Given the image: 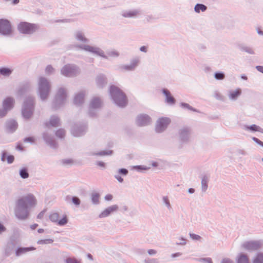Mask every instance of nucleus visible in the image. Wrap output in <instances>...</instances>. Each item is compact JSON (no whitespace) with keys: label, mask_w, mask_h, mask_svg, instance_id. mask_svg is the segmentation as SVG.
<instances>
[{"label":"nucleus","mask_w":263,"mask_h":263,"mask_svg":"<svg viewBox=\"0 0 263 263\" xmlns=\"http://www.w3.org/2000/svg\"><path fill=\"white\" fill-rule=\"evenodd\" d=\"M36 204V199L32 194H28L19 199L15 208V215L20 220L27 219L31 208Z\"/></svg>","instance_id":"obj_1"},{"label":"nucleus","mask_w":263,"mask_h":263,"mask_svg":"<svg viewBox=\"0 0 263 263\" xmlns=\"http://www.w3.org/2000/svg\"><path fill=\"white\" fill-rule=\"evenodd\" d=\"M51 90V84L49 80L41 77L38 81V92L40 98L42 100H46L49 97Z\"/></svg>","instance_id":"obj_2"},{"label":"nucleus","mask_w":263,"mask_h":263,"mask_svg":"<svg viewBox=\"0 0 263 263\" xmlns=\"http://www.w3.org/2000/svg\"><path fill=\"white\" fill-rule=\"evenodd\" d=\"M111 97L115 103L120 107L126 105L127 100L125 94L117 87L111 86L110 89Z\"/></svg>","instance_id":"obj_3"},{"label":"nucleus","mask_w":263,"mask_h":263,"mask_svg":"<svg viewBox=\"0 0 263 263\" xmlns=\"http://www.w3.org/2000/svg\"><path fill=\"white\" fill-rule=\"evenodd\" d=\"M34 109V99L30 97L24 102L22 108V115L26 119H29L32 115Z\"/></svg>","instance_id":"obj_4"},{"label":"nucleus","mask_w":263,"mask_h":263,"mask_svg":"<svg viewBox=\"0 0 263 263\" xmlns=\"http://www.w3.org/2000/svg\"><path fill=\"white\" fill-rule=\"evenodd\" d=\"M15 100L12 97H7L3 102V106L0 108V118L5 117L11 110L14 105Z\"/></svg>","instance_id":"obj_5"},{"label":"nucleus","mask_w":263,"mask_h":263,"mask_svg":"<svg viewBox=\"0 0 263 263\" xmlns=\"http://www.w3.org/2000/svg\"><path fill=\"white\" fill-rule=\"evenodd\" d=\"M38 28L37 25L26 22H22L18 25V30L25 34H31L36 31Z\"/></svg>","instance_id":"obj_6"},{"label":"nucleus","mask_w":263,"mask_h":263,"mask_svg":"<svg viewBox=\"0 0 263 263\" xmlns=\"http://www.w3.org/2000/svg\"><path fill=\"white\" fill-rule=\"evenodd\" d=\"M262 243L260 240H249L243 242L241 247L249 251L257 250L261 248Z\"/></svg>","instance_id":"obj_7"},{"label":"nucleus","mask_w":263,"mask_h":263,"mask_svg":"<svg viewBox=\"0 0 263 263\" xmlns=\"http://www.w3.org/2000/svg\"><path fill=\"white\" fill-rule=\"evenodd\" d=\"M79 73V69L73 65H66L61 69V73L66 77H74L77 76Z\"/></svg>","instance_id":"obj_8"},{"label":"nucleus","mask_w":263,"mask_h":263,"mask_svg":"<svg viewBox=\"0 0 263 263\" xmlns=\"http://www.w3.org/2000/svg\"><path fill=\"white\" fill-rule=\"evenodd\" d=\"M66 90L63 88H60L58 90L55 98L54 104L55 107H60V106L64 104L66 102Z\"/></svg>","instance_id":"obj_9"},{"label":"nucleus","mask_w":263,"mask_h":263,"mask_svg":"<svg viewBox=\"0 0 263 263\" xmlns=\"http://www.w3.org/2000/svg\"><path fill=\"white\" fill-rule=\"evenodd\" d=\"M12 32L11 24L8 20H0V33L5 35H10Z\"/></svg>","instance_id":"obj_10"},{"label":"nucleus","mask_w":263,"mask_h":263,"mask_svg":"<svg viewBox=\"0 0 263 263\" xmlns=\"http://www.w3.org/2000/svg\"><path fill=\"white\" fill-rule=\"evenodd\" d=\"M171 120L168 118H160L157 122L156 130L157 133L163 132L170 124Z\"/></svg>","instance_id":"obj_11"},{"label":"nucleus","mask_w":263,"mask_h":263,"mask_svg":"<svg viewBox=\"0 0 263 263\" xmlns=\"http://www.w3.org/2000/svg\"><path fill=\"white\" fill-rule=\"evenodd\" d=\"M102 101L100 98L98 97L93 98L90 103L89 114L90 116H93L95 114L92 112L94 109H98L101 107L102 105Z\"/></svg>","instance_id":"obj_12"},{"label":"nucleus","mask_w":263,"mask_h":263,"mask_svg":"<svg viewBox=\"0 0 263 263\" xmlns=\"http://www.w3.org/2000/svg\"><path fill=\"white\" fill-rule=\"evenodd\" d=\"M79 48L86 51H88L96 54L97 55H100L101 57H105L103 51L99 48L85 44H81L79 46Z\"/></svg>","instance_id":"obj_13"},{"label":"nucleus","mask_w":263,"mask_h":263,"mask_svg":"<svg viewBox=\"0 0 263 263\" xmlns=\"http://www.w3.org/2000/svg\"><path fill=\"white\" fill-rule=\"evenodd\" d=\"M151 122V118L146 115H140L136 119V123L138 126H145Z\"/></svg>","instance_id":"obj_14"},{"label":"nucleus","mask_w":263,"mask_h":263,"mask_svg":"<svg viewBox=\"0 0 263 263\" xmlns=\"http://www.w3.org/2000/svg\"><path fill=\"white\" fill-rule=\"evenodd\" d=\"M118 208V206L116 204L108 206L99 214V217L100 218L106 217L111 213L117 211Z\"/></svg>","instance_id":"obj_15"},{"label":"nucleus","mask_w":263,"mask_h":263,"mask_svg":"<svg viewBox=\"0 0 263 263\" xmlns=\"http://www.w3.org/2000/svg\"><path fill=\"white\" fill-rule=\"evenodd\" d=\"M86 129L85 126L75 125L71 129V134L75 137H79L85 134Z\"/></svg>","instance_id":"obj_16"},{"label":"nucleus","mask_w":263,"mask_h":263,"mask_svg":"<svg viewBox=\"0 0 263 263\" xmlns=\"http://www.w3.org/2000/svg\"><path fill=\"white\" fill-rule=\"evenodd\" d=\"M85 96V92L84 91H81L76 95L73 102L76 105H81L83 104L84 100V97Z\"/></svg>","instance_id":"obj_17"},{"label":"nucleus","mask_w":263,"mask_h":263,"mask_svg":"<svg viewBox=\"0 0 263 263\" xmlns=\"http://www.w3.org/2000/svg\"><path fill=\"white\" fill-rule=\"evenodd\" d=\"M190 130L188 128H183L180 130V137L182 141H187L190 137Z\"/></svg>","instance_id":"obj_18"},{"label":"nucleus","mask_w":263,"mask_h":263,"mask_svg":"<svg viewBox=\"0 0 263 263\" xmlns=\"http://www.w3.org/2000/svg\"><path fill=\"white\" fill-rule=\"evenodd\" d=\"M60 121L59 117L57 116H52L48 122L46 123V125L47 127L50 126L57 127L60 125Z\"/></svg>","instance_id":"obj_19"},{"label":"nucleus","mask_w":263,"mask_h":263,"mask_svg":"<svg viewBox=\"0 0 263 263\" xmlns=\"http://www.w3.org/2000/svg\"><path fill=\"white\" fill-rule=\"evenodd\" d=\"M6 127L10 132H13L17 128V123L15 121L10 120L7 121Z\"/></svg>","instance_id":"obj_20"},{"label":"nucleus","mask_w":263,"mask_h":263,"mask_svg":"<svg viewBox=\"0 0 263 263\" xmlns=\"http://www.w3.org/2000/svg\"><path fill=\"white\" fill-rule=\"evenodd\" d=\"M243 129L252 132H258L261 133H263V128L255 124L252 125L251 126L244 125Z\"/></svg>","instance_id":"obj_21"},{"label":"nucleus","mask_w":263,"mask_h":263,"mask_svg":"<svg viewBox=\"0 0 263 263\" xmlns=\"http://www.w3.org/2000/svg\"><path fill=\"white\" fill-rule=\"evenodd\" d=\"M43 137L46 142L49 144L52 147H57V143L55 141L53 137L47 136V134L44 133L43 135Z\"/></svg>","instance_id":"obj_22"},{"label":"nucleus","mask_w":263,"mask_h":263,"mask_svg":"<svg viewBox=\"0 0 263 263\" xmlns=\"http://www.w3.org/2000/svg\"><path fill=\"white\" fill-rule=\"evenodd\" d=\"M209 181V177L204 175L202 177L201 179V189L203 192H205L208 187V183Z\"/></svg>","instance_id":"obj_23"},{"label":"nucleus","mask_w":263,"mask_h":263,"mask_svg":"<svg viewBox=\"0 0 263 263\" xmlns=\"http://www.w3.org/2000/svg\"><path fill=\"white\" fill-rule=\"evenodd\" d=\"M237 263H249L248 256L242 253H240L237 257Z\"/></svg>","instance_id":"obj_24"},{"label":"nucleus","mask_w":263,"mask_h":263,"mask_svg":"<svg viewBox=\"0 0 263 263\" xmlns=\"http://www.w3.org/2000/svg\"><path fill=\"white\" fill-rule=\"evenodd\" d=\"M163 93L166 97V102L171 104L175 103V99L171 96L170 92L167 89H163Z\"/></svg>","instance_id":"obj_25"},{"label":"nucleus","mask_w":263,"mask_h":263,"mask_svg":"<svg viewBox=\"0 0 263 263\" xmlns=\"http://www.w3.org/2000/svg\"><path fill=\"white\" fill-rule=\"evenodd\" d=\"M35 249L33 247H28V248H20L16 251V255L20 256L23 254H24L28 251L34 250Z\"/></svg>","instance_id":"obj_26"},{"label":"nucleus","mask_w":263,"mask_h":263,"mask_svg":"<svg viewBox=\"0 0 263 263\" xmlns=\"http://www.w3.org/2000/svg\"><path fill=\"white\" fill-rule=\"evenodd\" d=\"M1 159L3 161H5L7 160L8 163H12L14 161V157L12 155L7 156V152L6 151H4L2 153Z\"/></svg>","instance_id":"obj_27"},{"label":"nucleus","mask_w":263,"mask_h":263,"mask_svg":"<svg viewBox=\"0 0 263 263\" xmlns=\"http://www.w3.org/2000/svg\"><path fill=\"white\" fill-rule=\"evenodd\" d=\"M97 83L99 87H101L106 83V79L103 75H99L97 78Z\"/></svg>","instance_id":"obj_28"},{"label":"nucleus","mask_w":263,"mask_h":263,"mask_svg":"<svg viewBox=\"0 0 263 263\" xmlns=\"http://www.w3.org/2000/svg\"><path fill=\"white\" fill-rule=\"evenodd\" d=\"M253 263H263V253H257L254 256Z\"/></svg>","instance_id":"obj_29"},{"label":"nucleus","mask_w":263,"mask_h":263,"mask_svg":"<svg viewBox=\"0 0 263 263\" xmlns=\"http://www.w3.org/2000/svg\"><path fill=\"white\" fill-rule=\"evenodd\" d=\"M100 194L97 192L91 194V200L93 204H98L100 203Z\"/></svg>","instance_id":"obj_30"},{"label":"nucleus","mask_w":263,"mask_h":263,"mask_svg":"<svg viewBox=\"0 0 263 263\" xmlns=\"http://www.w3.org/2000/svg\"><path fill=\"white\" fill-rule=\"evenodd\" d=\"M12 70L7 68H2L0 69V76H9L12 73Z\"/></svg>","instance_id":"obj_31"},{"label":"nucleus","mask_w":263,"mask_h":263,"mask_svg":"<svg viewBox=\"0 0 263 263\" xmlns=\"http://www.w3.org/2000/svg\"><path fill=\"white\" fill-rule=\"evenodd\" d=\"M139 14V11L138 10L129 11V12H124L123 13V16L124 17H134L136 16Z\"/></svg>","instance_id":"obj_32"},{"label":"nucleus","mask_w":263,"mask_h":263,"mask_svg":"<svg viewBox=\"0 0 263 263\" xmlns=\"http://www.w3.org/2000/svg\"><path fill=\"white\" fill-rule=\"evenodd\" d=\"M139 62V60L138 59H136L133 60L132 63L130 65H127L125 66V68L128 70H133L135 67L137 65Z\"/></svg>","instance_id":"obj_33"},{"label":"nucleus","mask_w":263,"mask_h":263,"mask_svg":"<svg viewBox=\"0 0 263 263\" xmlns=\"http://www.w3.org/2000/svg\"><path fill=\"white\" fill-rule=\"evenodd\" d=\"M76 36L77 40L82 41L83 43H86L87 42V39L85 37L82 32L79 31L77 32Z\"/></svg>","instance_id":"obj_34"},{"label":"nucleus","mask_w":263,"mask_h":263,"mask_svg":"<svg viewBox=\"0 0 263 263\" xmlns=\"http://www.w3.org/2000/svg\"><path fill=\"white\" fill-rule=\"evenodd\" d=\"M240 89H238L236 91H232L230 92V97L231 99L233 100L236 99L237 98V97L240 95Z\"/></svg>","instance_id":"obj_35"},{"label":"nucleus","mask_w":263,"mask_h":263,"mask_svg":"<svg viewBox=\"0 0 263 263\" xmlns=\"http://www.w3.org/2000/svg\"><path fill=\"white\" fill-rule=\"evenodd\" d=\"M206 9V7L202 4H197L195 7V11L199 13L200 11H204Z\"/></svg>","instance_id":"obj_36"},{"label":"nucleus","mask_w":263,"mask_h":263,"mask_svg":"<svg viewBox=\"0 0 263 263\" xmlns=\"http://www.w3.org/2000/svg\"><path fill=\"white\" fill-rule=\"evenodd\" d=\"M162 201L168 210H171L172 209V206L167 196H163L162 197Z\"/></svg>","instance_id":"obj_37"},{"label":"nucleus","mask_w":263,"mask_h":263,"mask_svg":"<svg viewBox=\"0 0 263 263\" xmlns=\"http://www.w3.org/2000/svg\"><path fill=\"white\" fill-rule=\"evenodd\" d=\"M59 215L58 213H53L50 216V219L54 222H58L59 220Z\"/></svg>","instance_id":"obj_38"},{"label":"nucleus","mask_w":263,"mask_h":263,"mask_svg":"<svg viewBox=\"0 0 263 263\" xmlns=\"http://www.w3.org/2000/svg\"><path fill=\"white\" fill-rule=\"evenodd\" d=\"M20 174L23 178H27L29 176L27 170L25 168H23L20 171Z\"/></svg>","instance_id":"obj_39"},{"label":"nucleus","mask_w":263,"mask_h":263,"mask_svg":"<svg viewBox=\"0 0 263 263\" xmlns=\"http://www.w3.org/2000/svg\"><path fill=\"white\" fill-rule=\"evenodd\" d=\"M68 222V219L67 218L66 216H65L63 218H62L61 220H59L57 224L59 226H64Z\"/></svg>","instance_id":"obj_40"},{"label":"nucleus","mask_w":263,"mask_h":263,"mask_svg":"<svg viewBox=\"0 0 263 263\" xmlns=\"http://www.w3.org/2000/svg\"><path fill=\"white\" fill-rule=\"evenodd\" d=\"M53 242V240L52 239H46L40 240L37 241L38 244H49L52 243Z\"/></svg>","instance_id":"obj_41"},{"label":"nucleus","mask_w":263,"mask_h":263,"mask_svg":"<svg viewBox=\"0 0 263 263\" xmlns=\"http://www.w3.org/2000/svg\"><path fill=\"white\" fill-rule=\"evenodd\" d=\"M187 240L183 237L178 238V241L176 242V245L180 246H184L186 243Z\"/></svg>","instance_id":"obj_42"},{"label":"nucleus","mask_w":263,"mask_h":263,"mask_svg":"<svg viewBox=\"0 0 263 263\" xmlns=\"http://www.w3.org/2000/svg\"><path fill=\"white\" fill-rule=\"evenodd\" d=\"M65 135V132L63 129H60L56 132L57 136L59 138H61L64 137Z\"/></svg>","instance_id":"obj_43"},{"label":"nucleus","mask_w":263,"mask_h":263,"mask_svg":"<svg viewBox=\"0 0 263 263\" xmlns=\"http://www.w3.org/2000/svg\"><path fill=\"white\" fill-rule=\"evenodd\" d=\"M190 236L193 240H201V236H200L198 235L195 234L190 233Z\"/></svg>","instance_id":"obj_44"},{"label":"nucleus","mask_w":263,"mask_h":263,"mask_svg":"<svg viewBox=\"0 0 263 263\" xmlns=\"http://www.w3.org/2000/svg\"><path fill=\"white\" fill-rule=\"evenodd\" d=\"M66 263H80V261L76 259L71 257H68L66 260Z\"/></svg>","instance_id":"obj_45"},{"label":"nucleus","mask_w":263,"mask_h":263,"mask_svg":"<svg viewBox=\"0 0 263 263\" xmlns=\"http://www.w3.org/2000/svg\"><path fill=\"white\" fill-rule=\"evenodd\" d=\"M54 71L53 68L50 66L48 65L46 67V73L47 74H51Z\"/></svg>","instance_id":"obj_46"},{"label":"nucleus","mask_w":263,"mask_h":263,"mask_svg":"<svg viewBox=\"0 0 263 263\" xmlns=\"http://www.w3.org/2000/svg\"><path fill=\"white\" fill-rule=\"evenodd\" d=\"M215 77L216 79L222 80L224 78V74L222 73H216L215 74Z\"/></svg>","instance_id":"obj_47"},{"label":"nucleus","mask_w":263,"mask_h":263,"mask_svg":"<svg viewBox=\"0 0 263 263\" xmlns=\"http://www.w3.org/2000/svg\"><path fill=\"white\" fill-rule=\"evenodd\" d=\"M63 164L69 165L73 163V161L70 159H64L62 161Z\"/></svg>","instance_id":"obj_48"},{"label":"nucleus","mask_w":263,"mask_h":263,"mask_svg":"<svg viewBox=\"0 0 263 263\" xmlns=\"http://www.w3.org/2000/svg\"><path fill=\"white\" fill-rule=\"evenodd\" d=\"M200 261L204 263H213L211 258H204L200 259Z\"/></svg>","instance_id":"obj_49"},{"label":"nucleus","mask_w":263,"mask_h":263,"mask_svg":"<svg viewBox=\"0 0 263 263\" xmlns=\"http://www.w3.org/2000/svg\"><path fill=\"white\" fill-rule=\"evenodd\" d=\"M72 202L74 204H76L77 205H80V200L79 199V198H78L77 197H72Z\"/></svg>","instance_id":"obj_50"},{"label":"nucleus","mask_w":263,"mask_h":263,"mask_svg":"<svg viewBox=\"0 0 263 263\" xmlns=\"http://www.w3.org/2000/svg\"><path fill=\"white\" fill-rule=\"evenodd\" d=\"M25 142L33 143L35 141V138L33 137H30L24 139Z\"/></svg>","instance_id":"obj_51"},{"label":"nucleus","mask_w":263,"mask_h":263,"mask_svg":"<svg viewBox=\"0 0 263 263\" xmlns=\"http://www.w3.org/2000/svg\"><path fill=\"white\" fill-rule=\"evenodd\" d=\"M145 263H158V261L156 259H147L145 260Z\"/></svg>","instance_id":"obj_52"},{"label":"nucleus","mask_w":263,"mask_h":263,"mask_svg":"<svg viewBox=\"0 0 263 263\" xmlns=\"http://www.w3.org/2000/svg\"><path fill=\"white\" fill-rule=\"evenodd\" d=\"M112 154L111 151H102L98 155H108Z\"/></svg>","instance_id":"obj_53"},{"label":"nucleus","mask_w":263,"mask_h":263,"mask_svg":"<svg viewBox=\"0 0 263 263\" xmlns=\"http://www.w3.org/2000/svg\"><path fill=\"white\" fill-rule=\"evenodd\" d=\"M252 139L256 143H257V144H259L260 145H261V146L263 147V142H262L259 139H258V138H255V137H253Z\"/></svg>","instance_id":"obj_54"},{"label":"nucleus","mask_w":263,"mask_h":263,"mask_svg":"<svg viewBox=\"0 0 263 263\" xmlns=\"http://www.w3.org/2000/svg\"><path fill=\"white\" fill-rule=\"evenodd\" d=\"M119 174H123L124 175H126L128 173V171L125 168H122L119 170Z\"/></svg>","instance_id":"obj_55"},{"label":"nucleus","mask_w":263,"mask_h":263,"mask_svg":"<svg viewBox=\"0 0 263 263\" xmlns=\"http://www.w3.org/2000/svg\"><path fill=\"white\" fill-rule=\"evenodd\" d=\"M221 263H234V262L229 258H223Z\"/></svg>","instance_id":"obj_56"},{"label":"nucleus","mask_w":263,"mask_h":263,"mask_svg":"<svg viewBox=\"0 0 263 263\" xmlns=\"http://www.w3.org/2000/svg\"><path fill=\"white\" fill-rule=\"evenodd\" d=\"M181 105L183 107L186 108H187L189 109H190V110H193L192 107L191 106H190L188 104L182 103L181 104Z\"/></svg>","instance_id":"obj_57"},{"label":"nucleus","mask_w":263,"mask_h":263,"mask_svg":"<svg viewBox=\"0 0 263 263\" xmlns=\"http://www.w3.org/2000/svg\"><path fill=\"white\" fill-rule=\"evenodd\" d=\"M108 55L110 57H117L119 55V53L115 51H113L108 53Z\"/></svg>","instance_id":"obj_58"},{"label":"nucleus","mask_w":263,"mask_h":263,"mask_svg":"<svg viewBox=\"0 0 263 263\" xmlns=\"http://www.w3.org/2000/svg\"><path fill=\"white\" fill-rule=\"evenodd\" d=\"M244 50H245L246 52H248V53H251V54L253 53V50H252L251 48H250V47H245V48H244Z\"/></svg>","instance_id":"obj_59"},{"label":"nucleus","mask_w":263,"mask_h":263,"mask_svg":"<svg viewBox=\"0 0 263 263\" xmlns=\"http://www.w3.org/2000/svg\"><path fill=\"white\" fill-rule=\"evenodd\" d=\"M44 214H45V211H42L41 212H40L38 214V215H37V218L42 219L44 217Z\"/></svg>","instance_id":"obj_60"},{"label":"nucleus","mask_w":263,"mask_h":263,"mask_svg":"<svg viewBox=\"0 0 263 263\" xmlns=\"http://www.w3.org/2000/svg\"><path fill=\"white\" fill-rule=\"evenodd\" d=\"M105 199L106 200H111L112 199V196L110 194H108L105 196Z\"/></svg>","instance_id":"obj_61"},{"label":"nucleus","mask_w":263,"mask_h":263,"mask_svg":"<svg viewBox=\"0 0 263 263\" xmlns=\"http://www.w3.org/2000/svg\"><path fill=\"white\" fill-rule=\"evenodd\" d=\"M115 178L120 182H122L123 179L119 175H115Z\"/></svg>","instance_id":"obj_62"},{"label":"nucleus","mask_w":263,"mask_h":263,"mask_svg":"<svg viewBox=\"0 0 263 263\" xmlns=\"http://www.w3.org/2000/svg\"><path fill=\"white\" fill-rule=\"evenodd\" d=\"M157 251L155 250L151 249L148 250V253L150 255H154L156 254Z\"/></svg>","instance_id":"obj_63"},{"label":"nucleus","mask_w":263,"mask_h":263,"mask_svg":"<svg viewBox=\"0 0 263 263\" xmlns=\"http://www.w3.org/2000/svg\"><path fill=\"white\" fill-rule=\"evenodd\" d=\"M256 68L257 69V70L263 73V66H256Z\"/></svg>","instance_id":"obj_64"}]
</instances>
